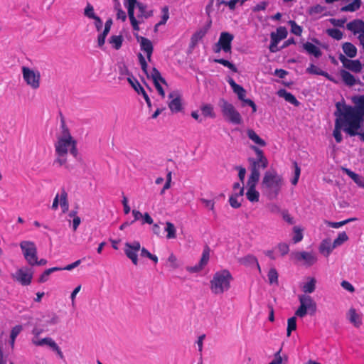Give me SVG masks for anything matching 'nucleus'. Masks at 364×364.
I'll return each instance as SVG.
<instances>
[{
	"label": "nucleus",
	"mask_w": 364,
	"mask_h": 364,
	"mask_svg": "<svg viewBox=\"0 0 364 364\" xmlns=\"http://www.w3.org/2000/svg\"><path fill=\"white\" fill-rule=\"evenodd\" d=\"M291 26V32L296 36H301L302 33V27L299 26L294 21L290 20L289 21Z\"/></svg>",
	"instance_id": "obj_53"
},
{
	"label": "nucleus",
	"mask_w": 364,
	"mask_h": 364,
	"mask_svg": "<svg viewBox=\"0 0 364 364\" xmlns=\"http://www.w3.org/2000/svg\"><path fill=\"white\" fill-rule=\"evenodd\" d=\"M141 245L139 241H134L132 243L126 242L124 247V253L126 256L130 259L134 265L138 264L137 252L140 250Z\"/></svg>",
	"instance_id": "obj_12"
},
{
	"label": "nucleus",
	"mask_w": 364,
	"mask_h": 364,
	"mask_svg": "<svg viewBox=\"0 0 364 364\" xmlns=\"http://www.w3.org/2000/svg\"><path fill=\"white\" fill-rule=\"evenodd\" d=\"M234 36L228 32H222L219 40L214 46L215 53H219L223 50L225 53H230L232 48V41Z\"/></svg>",
	"instance_id": "obj_8"
},
{
	"label": "nucleus",
	"mask_w": 364,
	"mask_h": 364,
	"mask_svg": "<svg viewBox=\"0 0 364 364\" xmlns=\"http://www.w3.org/2000/svg\"><path fill=\"white\" fill-rule=\"evenodd\" d=\"M119 74L122 75H128V77L133 76L132 74L129 72L127 65L124 63L120 64L119 65Z\"/></svg>",
	"instance_id": "obj_62"
},
{
	"label": "nucleus",
	"mask_w": 364,
	"mask_h": 364,
	"mask_svg": "<svg viewBox=\"0 0 364 364\" xmlns=\"http://www.w3.org/2000/svg\"><path fill=\"white\" fill-rule=\"evenodd\" d=\"M60 205L62 208L63 212L65 213L68 210L69 203L68 201V193L65 191L64 188L61 190L60 198Z\"/></svg>",
	"instance_id": "obj_38"
},
{
	"label": "nucleus",
	"mask_w": 364,
	"mask_h": 364,
	"mask_svg": "<svg viewBox=\"0 0 364 364\" xmlns=\"http://www.w3.org/2000/svg\"><path fill=\"white\" fill-rule=\"evenodd\" d=\"M168 98L172 99L168 102V107L172 112H178L182 109L181 99L179 94L173 92L168 95Z\"/></svg>",
	"instance_id": "obj_17"
},
{
	"label": "nucleus",
	"mask_w": 364,
	"mask_h": 364,
	"mask_svg": "<svg viewBox=\"0 0 364 364\" xmlns=\"http://www.w3.org/2000/svg\"><path fill=\"white\" fill-rule=\"evenodd\" d=\"M73 138H58L55 144V154L58 156L67 155L68 149L71 147Z\"/></svg>",
	"instance_id": "obj_14"
},
{
	"label": "nucleus",
	"mask_w": 364,
	"mask_h": 364,
	"mask_svg": "<svg viewBox=\"0 0 364 364\" xmlns=\"http://www.w3.org/2000/svg\"><path fill=\"white\" fill-rule=\"evenodd\" d=\"M346 109V116L350 121L353 128L356 129L357 131L362 127L363 122H364V117L358 114V104H355L354 106L348 105L342 102Z\"/></svg>",
	"instance_id": "obj_7"
},
{
	"label": "nucleus",
	"mask_w": 364,
	"mask_h": 364,
	"mask_svg": "<svg viewBox=\"0 0 364 364\" xmlns=\"http://www.w3.org/2000/svg\"><path fill=\"white\" fill-rule=\"evenodd\" d=\"M42 322L44 327L54 326L60 322V318L55 313H50L43 316Z\"/></svg>",
	"instance_id": "obj_24"
},
{
	"label": "nucleus",
	"mask_w": 364,
	"mask_h": 364,
	"mask_svg": "<svg viewBox=\"0 0 364 364\" xmlns=\"http://www.w3.org/2000/svg\"><path fill=\"white\" fill-rule=\"evenodd\" d=\"M348 316L350 322L353 323L355 326L358 327L362 323L360 316L355 309L351 308L349 310Z\"/></svg>",
	"instance_id": "obj_32"
},
{
	"label": "nucleus",
	"mask_w": 364,
	"mask_h": 364,
	"mask_svg": "<svg viewBox=\"0 0 364 364\" xmlns=\"http://www.w3.org/2000/svg\"><path fill=\"white\" fill-rule=\"evenodd\" d=\"M346 28L354 34L360 33V35L364 36V21L363 20L355 19L347 23Z\"/></svg>",
	"instance_id": "obj_18"
},
{
	"label": "nucleus",
	"mask_w": 364,
	"mask_h": 364,
	"mask_svg": "<svg viewBox=\"0 0 364 364\" xmlns=\"http://www.w3.org/2000/svg\"><path fill=\"white\" fill-rule=\"evenodd\" d=\"M288 34L287 29L284 26H279L277 28V32L274 33V36L278 40L282 41L287 38Z\"/></svg>",
	"instance_id": "obj_54"
},
{
	"label": "nucleus",
	"mask_w": 364,
	"mask_h": 364,
	"mask_svg": "<svg viewBox=\"0 0 364 364\" xmlns=\"http://www.w3.org/2000/svg\"><path fill=\"white\" fill-rule=\"evenodd\" d=\"M135 37L137 41L140 43L141 50L146 54L148 60L151 61V55L154 50V47L151 41L145 37L139 36L138 34H135Z\"/></svg>",
	"instance_id": "obj_16"
},
{
	"label": "nucleus",
	"mask_w": 364,
	"mask_h": 364,
	"mask_svg": "<svg viewBox=\"0 0 364 364\" xmlns=\"http://www.w3.org/2000/svg\"><path fill=\"white\" fill-rule=\"evenodd\" d=\"M270 38L271 42L269 48L272 53H275L279 50L277 45L280 41L274 36V32L271 33Z\"/></svg>",
	"instance_id": "obj_51"
},
{
	"label": "nucleus",
	"mask_w": 364,
	"mask_h": 364,
	"mask_svg": "<svg viewBox=\"0 0 364 364\" xmlns=\"http://www.w3.org/2000/svg\"><path fill=\"white\" fill-rule=\"evenodd\" d=\"M306 73L312 75H321L331 81H333V77L327 72L321 70L312 63L306 68Z\"/></svg>",
	"instance_id": "obj_25"
},
{
	"label": "nucleus",
	"mask_w": 364,
	"mask_h": 364,
	"mask_svg": "<svg viewBox=\"0 0 364 364\" xmlns=\"http://www.w3.org/2000/svg\"><path fill=\"white\" fill-rule=\"evenodd\" d=\"M239 262L246 267H252L253 266H256L259 272L261 271L257 259L252 255H247L243 257L240 258Z\"/></svg>",
	"instance_id": "obj_21"
},
{
	"label": "nucleus",
	"mask_w": 364,
	"mask_h": 364,
	"mask_svg": "<svg viewBox=\"0 0 364 364\" xmlns=\"http://www.w3.org/2000/svg\"><path fill=\"white\" fill-rule=\"evenodd\" d=\"M302 48L308 54L314 56L316 58H318L322 55V52L319 48L310 42L303 43Z\"/></svg>",
	"instance_id": "obj_22"
},
{
	"label": "nucleus",
	"mask_w": 364,
	"mask_h": 364,
	"mask_svg": "<svg viewBox=\"0 0 364 364\" xmlns=\"http://www.w3.org/2000/svg\"><path fill=\"white\" fill-rule=\"evenodd\" d=\"M283 185V178L276 171H267L264 173L261 187L263 193L269 199H274L279 195Z\"/></svg>",
	"instance_id": "obj_3"
},
{
	"label": "nucleus",
	"mask_w": 364,
	"mask_h": 364,
	"mask_svg": "<svg viewBox=\"0 0 364 364\" xmlns=\"http://www.w3.org/2000/svg\"><path fill=\"white\" fill-rule=\"evenodd\" d=\"M341 76L342 77L343 81L346 85L348 86H353L356 84V80L355 77L348 71L345 70H341Z\"/></svg>",
	"instance_id": "obj_29"
},
{
	"label": "nucleus",
	"mask_w": 364,
	"mask_h": 364,
	"mask_svg": "<svg viewBox=\"0 0 364 364\" xmlns=\"http://www.w3.org/2000/svg\"><path fill=\"white\" fill-rule=\"evenodd\" d=\"M355 220H357L356 218H348V219H346L345 220L340 221V222H331V221L326 220L325 223L328 227H331L333 228H339L343 226L344 225H346L352 221H355Z\"/></svg>",
	"instance_id": "obj_39"
},
{
	"label": "nucleus",
	"mask_w": 364,
	"mask_h": 364,
	"mask_svg": "<svg viewBox=\"0 0 364 364\" xmlns=\"http://www.w3.org/2000/svg\"><path fill=\"white\" fill-rule=\"evenodd\" d=\"M20 247L27 262L33 266V262L37 259V248L35 243L31 241H22L20 243Z\"/></svg>",
	"instance_id": "obj_9"
},
{
	"label": "nucleus",
	"mask_w": 364,
	"mask_h": 364,
	"mask_svg": "<svg viewBox=\"0 0 364 364\" xmlns=\"http://www.w3.org/2000/svg\"><path fill=\"white\" fill-rule=\"evenodd\" d=\"M277 248L282 256L286 255L289 251V245L287 243H279Z\"/></svg>",
	"instance_id": "obj_61"
},
{
	"label": "nucleus",
	"mask_w": 364,
	"mask_h": 364,
	"mask_svg": "<svg viewBox=\"0 0 364 364\" xmlns=\"http://www.w3.org/2000/svg\"><path fill=\"white\" fill-rule=\"evenodd\" d=\"M22 330L23 327L21 325L15 326L14 327L12 328L11 331L10 337L16 338V337L18 336V334L21 332Z\"/></svg>",
	"instance_id": "obj_63"
},
{
	"label": "nucleus",
	"mask_w": 364,
	"mask_h": 364,
	"mask_svg": "<svg viewBox=\"0 0 364 364\" xmlns=\"http://www.w3.org/2000/svg\"><path fill=\"white\" fill-rule=\"evenodd\" d=\"M244 194V188H240L238 193L232 194L229 198L230 205L234 208H238L241 206V203L237 201L238 196H242Z\"/></svg>",
	"instance_id": "obj_36"
},
{
	"label": "nucleus",
	"mask_w": 364,
	"mask_h": 364,
	"mask_svg": "<svg viewBox=\"0 0 364 364\" xmlns=\"http://www.w3.org/2000/svg\"><path fill=\"white\" fill-rule=\"evenodd\" d=\"M58 271H61V269H60V267H54L46 269L38 278V282L44 283L47 282L49 279V276L50 275V274Z\"/></svg>",
	"instance_id": "obj_33"
},
{
	"label": "nucleus",
	"mask_w": 364,
	"mask_h": 364,
	"mask_svg": "<svg viewBox=\"0 0 364 364\" xmlns=\"http://www.w3.org/2000/svg\"><path fill=\"white\" fill-rule=\"evenodd\" d=\"M336 110L334 112L336 119L335 120V128L333 132V135L337 143L342 141L343 136L341 132V129H343L345 132L349 134L350 136L356 135L359 136L360 132L356 129L353 128L350 121L346 116V109L342 102H338L336 104Z\"/></svg>",
	"instance_id": "obj_2"
},
{
	"label": "nucleus",
	"mask_w": 364,
	"mask_h": 364,
	"mask_svg": "<svg viewBox=\"0 0 364 364\" xmlns=\"http://www.w3.org/2000/svg\"><path fill=\"white\" fill-rule=\"evenodd\" d=\"M201 112L205 117H209L210 118H215V114L213 112V107L210 104L203 105L201 107Z\"/></svg>",
	"instance_id": "obj_45"
},
{
	"label": "nucleus",
	"mask_w": 364,
	"mask_h": 364,
	"mask_svg": "<svg viewBox=\"0 0 364 364\" xmlns=\"http://www.w3.org/2000/svg\"><path fill=\"white\" fill-rule=\"evenodd\" d=\"M294 231L295 233L294 236L293 237L294 242L297 243L301 241L303 239V234L301 232V230L299 228L295 226L294 227Z\"/></svg>",
	"instance_id": "obj_57"
},
{
	"label": "nucleus",
	"mask_w": 364,
	"mask_h": 364,
	"mask_svg": "<svg viewBox=\"0 0 364 364\" xmlns=\"http://www.w3.org/2000/svg\"><path fill=\"white\" fill-rule=\"evenodd\" d=\"M136 7L138 9L137 18L141 20L147 19L153 16L152 10H147V5L137 1Z\"/></svg>",
	"instance_id": "obj_20"
},
{
	"label": "nucleus",
	"mask_w": 364,
	"mask_h": 364,
	"mask_svg": "<svg viewBox=\"0 0 364 364\" xmlns=\"http://www.w3.org/2000/svg\"><path fill=\"white\" fill-rule=\"evenodd\" d=\"M33 272L31 269L25 267L18 269L14 274H12V278L23 286L29 285L33 279Z\"/></svg>",
	"instance_id": "obj_11"
},
{
	"label": "nucleus",
	"mask_w": 364,
	"mask_h": 364,
	"mask_svg": "<svg viewBox=\"0 0 364 364\" xmlns=\"http://www.w3.org/2000/svg\"><path fill=\"white\" fill-rule=\"evenodd\" d=\"M153 80V82H159L164 85H167L166 80L161 76L160 72L156 68H153L152 71L150 74V77Z\"/></svg>",
	"instance_id": "obj_41"
},
{
	"label": "nucleus",
	"mask_w": 364,
	"mask_h": 364,
	"mask_svg": "<svg viewBox=\"0 0 364 364\" xmlns=\"http://www.w3.org/2000/svg\"><path fill=\"white\" fill-rule=\"evenodd\" d=\"M165 231L167 232V239H175L176 237V229L174 225L171 222L166 223Z\"/></svg>",
	"instance_id": "obj_42"
},
{
	"label": "nucleus",
	"mask_w": 364,
	"mask_h": 364,
	"mask_svg": "<svg viewBox=\"0 0 364 364\" xmlns=\"http://www.w3.org/2000/svg\"><path fill=\"white\" fill-rule=\"evenodd\" d=\"M326 33L329 36L337 41L342 39L343 36V32L337 28H328L327 29Z\"/></svg>",
	"instance_id": "obj_48"
},
{
	"label": "nucleus",
	"mask_w": 364,
	"mask_h": 364,
	"mask_svg": "<svg viewBox=\"0 0 364 364\" xmlns=\"http://www.w3.org/2000/svg\"><path fill=\"white\" fill-rule=\"evenodd\" d=\"M278 276L277 269L275 268H271L267 274L269 284L278 285Z\"/></svg>",
	"instance_id": "obj_43"
},
{
	"label": "nucleus",
	"mask_w": 364,
	"mask_h": 364,
	"mask_svg": "<svg viewBox=\"0 0 364 364\" xmlns=\"http://www.w3.org/2000/svg\"><path fill=\"white\" fill-rule=\"evenodd\" d=\"M219 105L223 116L230 123L233 124H240L242 123L241 114L231 103L222 98L219 101Z\"/></svg>",
	"instance_id": "obj_6"
},
{
	"label": "nucleus",
	"mask_w": 364,
	"mask_h": 364,
	"mask_svg": "<svg viewBox=\"0 0 364 364\" xmlns=\"http://www.w3.org/2000/svg\"><path fill=\"white\" fill-rule=\"evenodd\" d=\"M324 11V7L317 4L316 6H314L309 9V14L311 15L312 14H321Z\"/></svg>",
	"instance_id": "obj_60"
},
{
	"label": "nucleus",
	"mask_w": 364,
	"mask_h": 364,
	"mask_svg": "<svg viewBox=\"0 0 364 364\" xmlns=\"http://www.w3.org/2000/svg\"><path fill=\"white\" fill-rule=\"evenodd\" d=\"M361 6V0H354L352 3L343 6L341 9V11H350L353 12L358 10Z\"/></svg>",
	"instance_id": "obj_40"
},
{
	"label": "nucleus",
	"mask_w": 364,
	"mask_h": 364,
	"mask_svg": "<svg viewBox=\"0 0 364 364\" xmlns=\"http://www.w3.org/2000/svg\"><path fill=\"white\" fill-rule=\"evenodd\" d=\"M162 13L163 15L161 16V21L155 26V30L157 29V27L161 25H164L166 21H168L169 18V14H168V6H164L162 9Z\"/></svg>",
	"instance_id": "obj_52"
},
{
	"label": "nucleus",
	"mask_w": 364,
	"mask_h": 364,
	"mask_svg": "<svg viewBox=\"0 0 364 364\" xmlns=\"http://www.w3.org/2000/svg\"><path fill=\"white\" fill-rule=\"evenodd\" d=\"M300 306L295 311V316L300 318L304 317L308 313L313 316L316 311V303L309 295L302 294L299 296Z\"/></svg>",
	"instance_id": "obj_5"
},
{
	"label": "nucleus",
	"mask_w": 364,
	"mask_h": 364,
	"mask_svg": "<svg viewBox=\"0 0 364 364\" xmlns=\"http://www.w3.org/2000/svg\"><path fill=\"white\" fill-rule=\"evenodd\" d=\"M247 136L255 144L259 145L260 146H265L266 142L264 139L259 137V136L253 130L248 129L247 132Z\"/></svg>",
	"instance_id": "obj_30"
},
{
	"label": "nucleus",
	"mask_w": 364,
	"mask_h": 364,
	"mask_svg": "<svg viewBox=\"0 0 364 364\" xmlns=\"http://www.w3.org/2000/svg\"><path fill=\"white\" fill-rule=\"evenodd\" d=\"M127 81L131 85V86L133 87V89L139 95H142L144 100L146 101V102L147 104L148 107L151 108V100H150L149 95H147V93L146 92V91L144 90V89L143 88V87L139 82V81L136 78H134V76L127 77Z\"/></svg>",
	"instance_id": "obj_15"
},
{
	"label": "nucleus",
	"mask_w": 364,
	"mask_h": 364,
	"mask_svg": "<svg viewBox=\"0 0 364 364\" xmlns=\"http://www.w3.org/2000/svg\"><path fill=\"white\" fill-rule=\"evenodd\" d=\"M137 1L136 0H124V4L125 7L127 9L128 16L129 20H132L134 18H136L134 16V9L136 7Z\"/></svg>",
	"instance_id": "obj_28"
},
{
	"label": "nucleus",
	"mask_w": 364,
	"mask_h": 364,
	"mask_svg": "<svg viewBox=\"0 0 364 364\" xmlns=\"http://www.w3.org/2000/svg\"><path fill=\"white\" fill-rule=\"evenodd\" d=\"M110 29L104 28L103 31L97 37V46L99 48H102L105 43L106 37L109 33Z\"/></svg>",
	"instance_id": "obj_49"
},
{
	"label": "nucleus",
	"mask_w": 364,
	"mask_h": 364,
	"mask_svg": "<svg viewBox=\"0 0 364 364\" xmlns=\"http://www.w3.org/2000/svg\"><path fill=\"white\" fill-rule=\"evenodd\" d=\"M344 67L353 72L359 73L361 71L362 64L358 60H349Z\"/></svg>",
	"instance_id": "obj_31"
},
{
	"label": "nucleus",
	"mask_w": 364,
	"mask_h": 364,
	"mask_svg": "<svg viewBox=\"0 0 364 364\" xmlns=\"http://www.w3.org/2000/svg\"><path fill=\"white\" fill-rule=\"evenodd\" d=\"M206 33L207 32L205 31V29H203V28L194 33L191 38V46H195L198 42L205 36Z\"/></svg>",
	"instance_id": "obj_37"
},
{
	"label": "nucleus",
	"mask_w": 364,
	"mask_h": 364,
	"mask_svg": "<svg viewBox=\"0 0 364 364\" xmlns=\"http://www.w3.org/2000/svg\"><path fill=\"white\" fill-rule=\"evenodd\" d=\"M84 15L90 19H94L97 16L95 13L94 7L90 3L87 4L84 9Z\"/></svg>",
	"instance_id": "obj_50"
},
{
	"label": "nucleus",
	"mask_w": 364,
	"mask_h": 364,
	"mask_svg": "<svg viewBox=\"0 0 364 364\" xmlns=\"http://www.w3.org/2000/svg\"><path fill=\"white\" fill-rule=\"evenodd\" d=\"M214 62L221 64L223 66L228 68L230 70H231L234 73H236L237 71L236 66L233 63L228 61V60H225L223 58H218V59H215Z\"/></svg>",
	"instance_id": "obj_46"
},
{
	"label": "nucleus",
	"mask_w": 364,
	"mask_h": 364,
	"mask_svg": "<svg viewBox=\"0 0 364 364\" xmlns=\"http://www.w3.org/2000/svg\"><path fill=\"white\" fill-rule=\"evenodd\" d=\"M232 279V277L227 269L215 273L210 281V289L213 293L220 294L228 291L230 287V284Z\"/></svg>",
	"instance_id": "obj_4"
},
{
	"label": "nucleus",
	"mask_w": 364,
	"mask_h": 364,
	"mask_svg": "<svg viewBox=\"0 0 364 364\" xmlns=\"http://www.w3.org/2000/svg\"><path fill=\"white\" fill-rule=\"evenodd\" d=\"M218 6H220L221 4L228 5L230 10H234L235 9V5L240 0H230L229 1H226L225 0H217Z\"/></svg>",
	"instance_id": "obj_55"
},
{
	"label": "nucleus",
	"mask_w": 364,
	"mask_h": 364,
	"mask_svg": "<svg viewBox=\"0 0 364 364\" xmlns=\"http://www.w3.org/2000/svg\"><path fill=\"white\" fill-rule=\"evenodd\" d=\"M294 255L297 260H304L308 265L314 264L317 260L316 257L312 252L303 251L295 252Z\"/></svg>",
	"instance_id": "obj_19"
},
{
	"label": "nucleus",
	"mask_w": 364,
	"mask_h": 364,
	"mask_svg": "<svg viewBox=\"0 0 364 364\" xmlns=\"http://www.w3.org/2000/svg\"><path fill=\"white\" fill-rule=\"evenodd\" d=\"M282 351V348H280L275 354L274 358L272 361H271L269 364H282V358L280 355V353Z\"/></svg>",
	"instance_id": "obj_64"
},
{
	"label": "nucleus",
	"mask_w": 364,
	"mask_h": 364,
	"mask_svg": "<svg viewBox=\"0 0 364 364\" xmlns=\"http://www.w3.org/2000/svg\"><path fill=\"white\" fill-rule=\"evenodd\" d=\"M210 258V249L208 247H206L202 254V257L199 261V262L194 266H188L186 267V270L191 273H197L199 272L203 268L208 264Z\"/></svg>",
	"instance_id": "obj_13"
},
{
	"label": "nucleus",
	"mask_w": 364,
	"mask_h": 364,
	"mask_svg": "<svg viewBox=\"0 0 364 364\" xmlns=\"http://www.w3.org/2000/svg\"><path fill=\"white\" fill-rule=\"evenodd\" d=\"M233 92L237 95V97L240 101L244 100L245 97L246 90L240 85L233 90Z\"/></svg>",
	"instance_id": "obj_56"
},
{
	"label": "nucleus",
	"mask_w": 364,
	"mask_h": 364,
	"mask_svg": "<svg viewBox=\"0 0 364 364\" xmlns=\"http://www.w3.org/2000/svg\"><path fill=\"white\" fill-rule=\"evenodd\" d=\"M123 40L122 35H113L109 38V43L115 50H119L122 47Z\"/></svg>",
	"instance_id": "obj_35"
},
{
	"label": "nucleus",
	"mask_w": 364,
	"mask_h": 364,
	"mask_svg": "<svg viewBox=\"0 0 364 364\" xmlns=\"http://www.w3.org/2000/svg\"><path fill=\"white\" fill-rule=\"evenodd\" d=\"M335 248L333 244L331 243L329 240H323L319 246V251L321 253L328 257Z\"/></svg>",
	"instance_id": "obj_26"
},
{
	"label": "nucleus",
	"mask_w": 364,
	"mask_h": 364,
	"mask_svg": "<svg viewBox=\"0 0 364 364\" xmlns=\"http://www.w3.org/2000/svg\"><path fill=\"white\" fill-rule=\"evenodd\" d=\"M168 262L170 263V266L173 269H176L179 267V264H178L177 258L173 253H171L169 255V257L168 258Z\"/></svg>",
	"instance_id": "obj_59"
},
{
	"label": "nucleus",
	"mask_w": 364,
	"mask_h": 364,
	"mask_svg": "<svg viewBox=\"0 0 364 364\" xmlns=\"http://www.w3.org/2000/svg\"><path fill=\"white\" fill-rule=\"evenodd\" d=\"M296 328V316H292L289 318L287 321V336H290L291 332Z\"/></svg>",
	"instance_id": "obj_47"
},
{
	"label": "nucleus",
	"mask_w": 364,
	"mask_h": 364,
	"mask_svg": "<svg viewBox=\"0 0 364 364\" xmlns=\"http://www.w3.org/2000/svg\"><path fill=\"white\" fill-rule=\"evenodd\" d=\"M309 281L304 284L302 287V291L305 294H311L315 291L316 280L314 277L309 278Z\"/></svg>",
	"instance_id": "obj_34"
},
{
	"label": "nucleus",
	"mask_w": 364,
	"mask_h": 364,
	"mask_svg": "<svg viewBox=\"0 0 364 364\" xmlns=\"http://www.w3.org/2000/svg\"><path fill=\"white\" fill-rule=\"evenodd\" d=\"M348 240V237L346 232H341L338 234V237L333 240V247H337L341 246L343 243Z\"/></svg>",
	"instance_id": "obj_44"
},
{
	"label": "nucleus",
	"mask_w": 364,
	"mask_h": 364,
	"mask_svg": "<svg viewBox=\"0 0 364 364\" xmlns=\"http://www.w3.org/2000/svg\"><path fill=\"white\" fill-rule=\"evenodd\" d=\"M344 53L349 58H354L357 55V48L351 43L346 42L342 46Z\"/></svg>",
	"instance_id": "obj_27"
},
{
	"label": "nucleus",
	"mask_w": 364,
	"mask_h": 364,
	"mask_svg": "<svg viewBox=\"0 0 364 364\" xmlns=\"http://www.w3.org/2000/svg\"><path fill=\"white\" fill-rule=\"evenodd\" d=\"M343 170L355 183L361 176L347 168H343Z\"/></svg>",
	"instance_id": "obj_58"
},
{
	"label": "nucleus",
	"mask_w": 364,
	"mask_h": 364,
	"mask_svg": "<svg viewBox=\"0 0 364 364\" xmlns=\"http://www.w3.org/2000/svg\"><path fill=\"white\" fill-rule=\"evenodd\" d=\"M250 149L255 151L256 157H250L248 159L251 173L247 181L248 189L246 193V197L250 202H257L259 198V193L256 191L255 188L260 177L259 168H266L268 166V160L264 156L263 151L259 147L252 145Z\"/></svg>",
	"instance_id": "obj_1"
},
{
	"label": "nucleus",
	"mask_w": 364,
	"mask_h": 364,
	"mask_svg": "<svg viewBox=\"0 0 364 364\" xmlns=\"http://www.w3.org/2000/svg\"><path fill=\"white\" fill-rule=\"evenodd\" d=\"M22 73L23 80L27 85L33 89L39 87L41 75L38 71L35 72L29 68L23 66L22 67Z\"/></svg>",
	"instance_id": "obj_10"
},
{
	"label": "nucleus",
	"mask_w": 364,
	"mask_h": 364,
	"mask_svg": "<svg viewBox=\"0 0 364 364\" xmlns=\"http://www.w3.org/2000/svg\"><path fill=\"white\" fill-rule=\"evenodd\" d=\"M277 95L279 97L284 98L287 102L296 107H298L300 105V102L297 100L295 96L291 92H287L285 89H280L278 90Z\"/></svg>",
	"instance_id": "obj_23"
}]
</instances>
